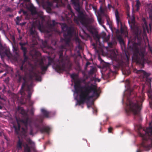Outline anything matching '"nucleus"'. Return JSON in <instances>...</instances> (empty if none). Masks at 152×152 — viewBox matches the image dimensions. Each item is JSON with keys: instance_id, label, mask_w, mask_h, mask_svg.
Instances as JSON below:
<instances>
[{"instance_id": "58836bf2", "label": "nucleus", "mask_w": 152, "mask_h": 152, "mask_svg": "<svg viewBox=\"0 0 152 152\" xmlns=\"http://www.w3.org/2000/svg\"><path fill=\"white\" fill-rule=\"evenodd\" d=\"M143 30H144V32L145 31V29L144 28H143Z\"/></svg>"}, {"instance_id": "393cba45", "label": "nucleus", "mask_w": 152, "mask_h": 152, "mask_svg": "<svg viewBox=\"0 0 152 152\" xmlns=\"http://www.w3.org/2000/svg\"><path fill=\"white\" fill-rule=\"evenodd\" d=\"M26 141L27 142H28V144L32 145H34V142L32 141L31 139L29 138H28L26 139Z\"/></svg>"}, {"instance_id": "4c0bfd02", "label": "nucleus", "mask_w": 152, "mask_h": 152, "mask_svg": "<svg viewBox=\"0 0 152 152\" xmlns=\"http://www.w3.org/2000/svg\"><path fill=\"white\" fill-rule=\"evenodd\" d=\"M145 27L146 29H147L148 27L147 25H146Z\"/></svg>"}, {"instance_id": "f3484780", "label": "nucleus", "mask_w": 152, "mask_h": 152, "mask_svg": "<svg viewBox=\"0 0 152 152\" xmlns=\"http://www.w3.org/2000/svg\"><path fill=\"white\" fill-rule=\"evenodd\" d=\"M72 4L75 7V9L77 11L80 10V5L78 0H72Z\"/></svg>"}, {"instance_id": "dca6fc26", "label": "nucleus", "mask_w": 152, "mask_h": 152, "mask_svg": "<svg viewBox=\"0 0 152 152\" xmlns=\"http://www.w3.org/2000/svg\"><path fill=\"white\" fill-rule=\"evenodd\" d=\"M21 49L23 50V52H24L23 56H24V58H25L24 61H22V65L20 67V69L21 70H23V64H24V63L26 61V60H27V57H26V48L24 47H22Z\"/></svg>"}, {"instance_id": "9d476101", "label": "nucleus", "mask_w": 152, "mask_h": 152, "mask_svg": "<svg viewBox=\"0 0 152 152\" xmlns=\"http://www.w3.org/2000/svg\"><path fill=\"white\" fill-rule=\"evenodd\" d=\"M25 83L23 84L21 89L20 90V94L21 98L20 100V101L22 104H25L27 101H29L30 98L31 96V93L32 91V85H31L28 86L27 91H28V95L26 97L25 94L23 91V89L25 86Z\"/></svg>"}, {"instance_id": "e433bc0d", "label": "nucleus", "mask_w": 152, "mask_h": 152, "mask_svg": "<svg viewBox=\"0 0 152 152\" xmlns=\"http://www.w3.org/2000/svg\"><path fill=\"white\" fill-rule=\"evenodd\" d=\"M2 107L0 105V109H1L2 108Z\"/></svg>"}, {"instance_id": "6e6552de", "label": "nucleus", "mask_w": 152, "mask_h": 152, "mask_svg": "<svg viewBox=\"0 0 152 152\" xmlns=\"http://www.w3.org/2000/svg\"><path fill=\"white\" fill-rule=\"evenodd\" d=\"M61 28L63 31H65L64 33L63 39L66 45H68L72 35V29L70 27H68L66 24L63 23L61 25Z\"/></svg>"}, {"instance_id": "f704fd0d", "label": "nucleus", "mask_w": 152, "mask_h": 152, "mask_svg": "<svg viewBox=\"0 0 152 152\" xmlns=\"http://www.w3.org/2000/svg\"><path fill=\"white\" fill-rule=\"evenodd\" d=\"M138 129H139V130H140V129H142L141 126H140L139 128Z\"/></svg>"}, {"instance_id": "aec40b11", "label": "nucleus", "mask_w": 152, "mask_h": 152, "mask_svg": "<svg viewBox=\"0 0 152 152\" xmlns=\"http://www.w3.org/2000/svg\"><path fill=\"white\" fill-rule=\"evenodd\" d=\"M31 77L34 79L38 80L39 77V74L33 72L31 76Z\"/></svg>"}, {"instance_id": "2eb2a0df", "label": "nucleus", "mask_w": 152, "mask_h": 152, "mask_svg": "<svg viewBox=\"0 0 152 152\" xmlns=\"http://www.w3.org/2000/svg\"><path fill=\"white\" fill-rule=\"evenodd\" d=\"M115 16L116 20L117 25L119 26L121 25V16L120 15L117 10H116L115 11Z\"/></svg>"}, {"instance_id": "423d86ee", "label": "nucleus", "mask_w": 152, "mask_h": 152, "mask_svg": "<svg viewBox=\"0 0 152 152\" xmlns=\"http://www.w3.org/2000/svg\"><path fill=\"white\" fill-rule=\"evenodd\" d=\"M40 18L41 20V24H40L38 28L39 30L41 32L49 33L50 31H57V30H56L55 28L56 23L54 20L50 21L48 22V28H45L43 25V23L45 21L44 18L43 16H41Z\"/></svg>"}, {"instance_id": "4468645a", "label": "nucleus", "mask_w": 152, "mask_h": 152, "mask_svg": "<svg viewBox=\"0 0 152 152\" xmlns=\"http://www.w3.org/2000/svg\"><path fill=\"white\" fill-rule=\"evenodd\" d=\"M110 56L113 60L116 61L119 60V56L118 54V52L116 50H113L111 52Z\"/></svg>"}, {"instance_id": "473e14b6", "label": "nucleus", "mask_w": 152, "mask_h": 152, "mask_svg": "<svg viewBox=\"0 0 152 152\" xmlns=\"http://www.w3.org/2000/svg\"><path fill=\"white\" fill-rule=\"evenodd\" d=\"M100 81V80L98 79H96L95 80V81H98V82H99Z\"/></svg>"}, {"instance_id": "0eeeda50", "label": "nucleus", "mask_w": 152, "mask_h": 152, "mask_svg": "<svg viewBox=\"0 0 152 152\" xmlns=\"http://www.w3.org/2000/svg\"><path fill=\"white\" fill-rule=\"evenodd\" d=\"M40 55V53L39 52H36V54L34 56H32V57L33 58H35V59L34 60L35 64L39 65L41 68L42 71L46 70L48 66L51 64L53 61V59L52 58H51L49 57L48 58V64L47 66H45L44 65L43 63V60L39 56Z\"/></svg>"}, {"instance_id": "de8ad7c7", "label": "nucleus", "mask_w": 152, "mask_h": 152, "mask_svg": "<svg viewBox=\"0 0 152 152\" xmlns=\"http://www.w3.org/2000/svg\"><path fill=\"white\" fill-rule=\"evenodd\" d=\"M128 15L129 16V15L128 14Z\"/></svg>"}, {"instance_id": "6ab92c4d", "label": "nucleus", "mask_w": 152, "mask_h": 152, "mask_svg": "<svg viewBox=\"0 0 152 152\" xmlns=\"http://www.w3.org/2000/svg\"><path fill=\"white\" fill-rule=\"evenodd\" d=\"M41 111L45 117L47 118L49 117V115L50 114V112H48L47 110L44 109H41Z\"/></svg>"}, {"instance_id": "9b49d317", "label": "nucleus", "mask_w": 152, "mask_h": 152, "mask_svg": "<svg viewBox=\"0 0 152 152\" xmlns=\"http://www.w3.org/2000/svg\"><path fill=\"white\" fill-rule=\"evenodd\" d=\"M64 57L62 56V54L61 53L60 55L59 59L58 64L56 65L55 67L56 69L58 72L65 70V64L66 61Z\"/></svg>"}, {"instance_id": "a18cd8bd", "label": "nucleus", "mask_w": 152, "mask_h": 152, "mask_svg": "<svg viewBox=\"0 0 152 152\" xmlns=\"http://www.w3.org/2000/svg\"><path fill=\"white\" fill-rule=\"evenodd\" d=\"M25 24V23H23V25H24Z\"/></svg>"}, {"instance_id": "ea45409f", "label": "nucleus", "mask_w": 152, "mask_h": 152, "mask_svg": "<svg viewBox=\"0 0 152 152\" xmlns=\"http://www.w3.org/2000/svg\"><path fill=\"white\" fill-rule=\"evenodd\" d=\"M68 8H69V9L70 10V7H69V6H68Z\"/></svg>"}, {"instance_id": "8fccbe9b", "label": "nucleus", "mask_w": 152, "mask_h": 152, "mask_svg": "<svg viewBox=\"0 0 152 152\" xmlns=\"http://www.w3.org/2000/svg\"><path fill=\"white\" fill-rule=\"evenodd\" d=\"M143 89H144V88H142V89L143 90Z\"/></svg>"}, {"instance_id": "37998d69", "label": "nucleus", "mask_w": 152, "mask_h": 152, "mask_svg": "<svg viewBox=\"0 0 152 152\" xmlns=\"http://www.w3.org/2000/svg\"><path fill=\"white\" fill-rule=\"evenodd\" d=\"M36 44H37V42H35V43L34 44H35V45H36Z\"/></svg>"}, {"instance_id": "ddd939ff", "label": "nucleus", "mask_w": 152, "mask_h": 152, "mask_svg": "<svg viewBox=\"0 0 152 152\" xmlns=\"http://www.w3.org/2000/svg\"><path fill=\"white\" fill-rule=\"evenodd\" d=\"M74 21L77 24L81 23L83 25L86 26L87 25V20L85 15L81 12L78 15V17H75L74 19Z\"/></svg>"}, {"instance_id": "f8f14e48", "label": "nucleus", "mask_w": 152, "mask_h": 152, "mask_svg": "<svg viewBox=\"0 0 152 152\" xmlns=\"http://www.w3.org/2000/svg\"><path fill=\"white\" fill-rule=\"evenodd\" d=\"M134 72L139 74V77H142L143 78V80L146 81V83L148 85V86H150L151 83V78L148 77L149 75L142 70H137L135 69L134 71Z\"/></svg>"}, {"instance_id": "20e7f679", "label": "nucleus", "mask_w": 152, "mask_h": 152, "mask_svg": "<svg viewBox=\"0 0 152 152\" xmlns=\"http://www.w3.org/2000/svg\"><path fill=\"white\" fill-rule=\"evenodd\" d=\"M144 100L143 96H140L139 99L136 101H133L130 99H128L126 103L127 109L134 114H138L141 109V103Z\"/></svg>"}, {"instance_id": "c03bdc74", "label": "nucleus", "mask_w": 152, "mask_h": 152, "mask_svg": "<svg viewBox=\"0 0 152 152\" xmlns=\"http://www.w3.org/2000/svg\"><path fill=\"white\" fill-rule=\"evenodd\" d=\"M89 107V106L88 105V107Z\"/></svg>"}, {"instance_id": "79ce46f5", "label": "nucleus", "mask_w": 152, "mask_h": 152, "mask_svg": "<svg viewBox=\"0 0 152 152\" xmlns=\"http://www.w3.org/2000/svg\"><path fill=\"white\" fill-rule=\"evenodd\" d=\"M103 26L104 28H105V26H104V25H103Z\"/></svg>"}, {"instance_id": "f257e3e1", "label": "nucleus", "mask_w": 152, "mask_h": 152, "mask_svg": "<svg viewBox=\"0 0 152 152\" xmlns=\"http://www.w3.org/2000/svg\"><path fill=\"white\" fill-rule=\"evenodd\" d=\"M134 18L133 17L132 20V24L131 28L132 29L135 35V41L137 39L138 43H133V42H129V43L132 42L133 45L132 49L134 51L133 58L136 62L139 64L143 65L146 62V60L144 58L145 55V50L144 48L141 47L140 43L141 40V30L140 27L136 25L134 23Z\"/></svg>"}, {"instance_id": "a19ab883", "label": "nucleus", "mask_w": 152, "mask_h": 152, "mask_svg": "<svg viewBox=\"0 0 152 152\" xmlns=\"http://www.w3.org/2000/svg\"><path fill=\"white\" fill-rule=\"evenodd\" d=\"M126 81H127L128 83H129V81L128 80H127Z\"/></svg>"}, {"instance_id": "2f4dec72", "label": "nucleus", "mask_w": 152, "mask_h": 152, "mask_svg": "<svg viewBox=\"0 0 152 152\" xmlns=\"http://www.w3.org/2000/svg\"><path fill=\"white\" fill-rule=\"evenodd\" d=\"M90 63L89 62H87L86 63V66H88V65H90Z\"/></svg>"}, {"instance_id": "bb28decb", "label": "nucleus", "mask_w": 152, "mask_h": 152, "mask_svg": "<svg viewBox=\"0 0 152 152\" xmlns=\"http://www.w3.org/2000/svg\"><path fill=\"white\" fill-rule=\"evenodd\" d=\"M148 96L149 99L151 100L150 103H151V106L152 109V92H150L148 94Z\"/></svg>"}, {"instance_id": "a878e982", "label": "nucleus", "mask_w": 152, "mask_h": 152, "mask_svg": "<svg viewBox=\"0 0 152 152\" xmlns=\"http://www.w3.org/2000/svg\"><path fill=\"white\" fill-rule=\"evenodd\" d=\"M22 142H21L19 139L17 144V147L19 149H21L22 148Z\"/></svg>"}, {"instance_id": "c756f323", "label": "nucleus", "mask_w": 152, "mask_h": 152, "mask_svg": "<svg viewBox=\"0 0 152 152\" xmlns=\"http://www.w3.org/2000/svg\"><path fill=\"white\" fill-rule=\"evenodd\" d=\"M112 129V128L111 127H109L108 129V131L109 132H111V131Z\"/></svg>"}, {"instance_id": "b1692460", "label": "nucleus", "mask_w": 152, "mask_h": 152, "mask_svg": "<svg viewBox=\"0 0 152 152\" xmlns=\"http://www.w3.org/2000/svg\"><path fill=\"white\" fill-rule=\"evenodd\" d=\"M31 34L33 37L36 38L37 37V33L36 31L35 30L33 31L31 30H30Z\"/></svg>"}, {"instance_id": "c85d7f7f", "label": "nucleus", "mask_w": 152, "mask_h": 152, "mask_svg": "<svg viewBox=\"0 0 152 152\" xmlns=\"http://www.w3.org/2000/svg\"><path fill=\"white\" fill-rule=\"evenodd\" d=\"M108 8L110 10L111 8H113V9H114L113 7L111 5H110V4H108Z\"/></svg>"}, {"instance_id": "1a4fd4ad", "label": "nucleus", "mask_w": 152, "mask_h": 152, "mask_svg": "<svg viewBox=\"0 0 152 152\" xmlns=\"http://www.w3.org/2000/svg\"><path fill=\"white\" fill-rule=\"evenodd\" d=\"M143 130L145 132V134L140 133V135L144 140H147V137H145L148 136V138L151 140V144L149 145H146L142 143V146L144 148H149L152 147V121L151 123H149V126L148 128H147L146 129H144Z\"/></svg>"}, {"instance_id": "72a5a7b5", "label": "nucleus", "mask_w": 152, "mask_h": 152, "mask_svg": "<svg viewBox=\"0 0 152 152\" xmlns=\"http://www.w3.org/2000/svg\"><path fill=\"white\" fill-rule=\"evenodd\" d=\"M32 13L34 14H35L36 13V12L35 11L34 12H32Z\"/></svg>"}, {"instance_id": "a211bd4d", "label": "nucleus", "mask_w": 152, "mask_h": 152, "mask_svg": "<svg viewBox=\"0 0 152 152\" xmlns=\"http://www.w3.org/2000/svg\"><path fill=\"white\" fill-rule=\"evenodd\" d=\"M38 129L41 132L43 133L45 132H48L49 130V129L48 127L43 126L42 128H40Z\"/></svg>"}, {"instance_id": "49530a36", "label": "nucleus", "mask_w": 152, "mask_h": 152, "mask_svg": "<svg viewBox=\"0 0 152 152\" xmlns=\"http://www.w3.org/2000/svg\"><path fill=\"white\" fill-rule=\"evenodd\" d=\"M137 152H139V151H137Z\"/></svg>"}, {"instance_id": "7ed1b4c3", "label": "nucleus", "mask_w": 152, "mask_h": 152, "mask_svg": "<svg viewBox=\"0 0 152 152\" xmlns=\"http://www.w3.org/2000/svg\"><path fill=\"white\" fill-rule=\"evenodd\" d=\"M18 111L23 116L21 120L18 119L16 118V120L18 124V130H19L20 129V124L24 125L25 128L23 127L22 128V134L25 136V134L27 132L28 126H29L30 128L29 130V134L32 136H34L37 133L38 129L32 127V123L31 120L29 118L27 113L24 111L22 107H18ZM13 127L17 132V128L15 126H13Z\"/></svg>"}, {"instance_id": "f03ea898", "label": "nucleus", "mask_w": 152, "mask_h": 152, "mask_svg": "<svg viewBox=\"0 0 152 152\" xmlns=\"http://www.w3.org/2000/svg\"><path fill=\"white\" fill-rule=\"evenodd\" d=\"M74 82L75 90L79 93L80 99L77 101L79 105L89 101L93 97L98 96L100 90L96 86L92 85L90 86L86 85L82 87L81 84L83 81L79 78L74 79Z\"/></svg>"}, {"instance_id": "7c9ffc66", "label": "nucleus", "mask_w": 152, "mask_h": 152, "mask_svg": "<svg viewBox=\"0 0 152 152\" xmlns=\"http://www.w3.org/2000/svg\"><path fill=\"white\" fill-rule=\"evenodd\" d=\"M118 39L120 42H123V40L121 38H118Z\"/></svg>"}, {"instance_id": "5701e85b", "label": "nucleus", "mask_w": 152, "mask_h": 152, "mask_svg": "<svg viewBox=\"0 0 152 152\" xmlns=\"http://www.w3.org/2000/svg\"><path fill=\"white\" fill-rule=\"evenodd\" d=\"M136 2V3L135 6L137 8L136 10L138 11L140 9V7L141 5V4L139 0H137Z\"/></svg>"}, {"instance_id": "c9c22d12", "label": "nucleus", "mask_w": 152, "mask_h": 152, "mask_svg": "<svg viewBox=\"0 0 152 152\" xmlns=\"http://www.w3.org/2000/svg\"><path fill=\"white\" fill-rule=\"evenodd\" d=\"M13 49L14 50H15V51H17V48H15L14 47H13Z\"/></svg>"}, {"instance_id": "cd10ccee", "label": "nucleus", "mask_w": 152, "mask_h": 152, "mask_svg": "<svg viewBox=\"0 0 152 152\" xmlns=\"http://www.w3.org/2000/svg\"><path fill=\"white\" fill-rule=\"evenodd\" d=\"M16 19L17 20L16 21V23L18 25L19 24V23L20 21V18L19 17H17L16 18Z\"/></svg>"}, {"instance_id": "39448f33", "label": "nucleus", "mask_w": 152, "mask_h": 152, "mask_svg": "<svg viewBox=\"0 0 152 152\" xmlns=\"http://www.w3.org/2000/svg\"><path fill=\"white\" fill-rule=\"evenodd\" d=\"M42 7L48 12H50L51 8L58 7L62 6L63 3L62 0H41Z\"/></svg>"}, {"instance_id": "09e8293b", "label": "nucleus", "mask_w": 152, "mask_h": 152, "mask_svg": "<svg viewBox=\"0 0 152 152\" xmlns=\"http://www.w3.org/2000/svg\"><path fill=\"white\" fill-rule=\"evenodd\" d=\"M99 21H100V20H99Z\"/></svg>"}, {"instance_id": "412c9836", "label": "nucleus", "mask_w": 152, "mask_h": 152, "mask_svg": "<svg viewBox=\"0 0 152 152\" xmlns=\"http://www.w3.org/2000/svg\"><path fill=\"white\" fill-rule=\"evenodd\" d=\"M148 8V11L149 15V17L151 18H152V5L149 4L146 7Z\"/></svg>"}, {"instance_id": "4be33fe9", "label": "nucleus", "mask_w": 152, "mask_h": 152, "mask_svg": "<svg viewBox=\"0 0 152 152\" xmlns=\"http://www.w3.org/2000/svg\"><path fill=\"white\" fill-rule=\"evenodd\" d=\"M23 146L24 147L25 152H30V148L26 143H24Z\"/></svg>"}]
</instances>
